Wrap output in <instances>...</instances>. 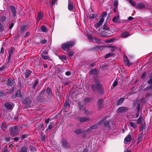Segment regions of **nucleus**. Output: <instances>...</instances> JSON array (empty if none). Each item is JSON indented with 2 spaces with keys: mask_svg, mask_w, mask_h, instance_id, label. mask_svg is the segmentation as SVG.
Segmentation results:
<instances>
[{
  "mask_svg": "<svg viewBox=\"0 0 152 152\" xmlns=\"http://www.w3.org/2000/svg\"><path fill=\"white\" fill-rule=\"evenodd\" d=\"M95 84H93L91 85L92 90L94 91H101L103 90L102 86L100 84L99 81L96 79H95Z\"/></svg>",
  "mask_w": 152,
  "mask_h": 152,
  "instance_id": "1",
  "label": "nucleus"
},
{
  "mask_svg": "<svg viewBox=\"0 0 152 152\" xmlns=\"http://www.w3.org/2000/svg\"><path fill=\"white\" fill-rule=\"evenodd\" d=\"M9 130L10 134L13 136L18 134L20 132V129L17 126H15L13 127H11Z\"/></svg>",
  "mask_w": 152,
  "mask_h": 152,
  "instance_id": "2",
  "label": "nucleus"
},
{
  "mask_svg": "<svg viewBox=\"0 0 152 152\" xmlns=\"http://www.w3.org/2000/svg\"><path fill=\"white\" fill-rule=\"evenodd\" d=\"M129 108L126 107H119L116 110V112L118 113H121L126 112L129 110Z\"/></svg>",
  "mask_w": 152,
  "mask_h": 152,
  "instance_id": "3",
  "label": "nucleus"
},
{
  "mask_svg": "<svg viewBox=\"0 0 152 152\" xmlns=\"http://www.w3.org/2000/svg\"><path fill=\"white\" fill-rule=\"evenodd\" d=\"M124 61L126 66H130L132 65V63L129 61L128 57L125 54L124 55Z\"/></svg>",
  "mask_w": 152,
  "mask_h": 152,
  "instance_id": "4",
  "label": "nucleus"
},
{
  "mask_svg": "<svg viewBox=\"0 0 152 152\" xmlns=\"http://www.w3.org/2000/svg\"><path fill=\"white\" fill-rule=\"evenodd\" d=\"M62 144L63 147L65 148L68 149L70 147L69 144L68 142L64 138L62 139Z\"/></svg>",
  "mask_w": 152,
  "mask_h": 152,
  "instance_id": "5",
  "label": "nucleus"
},
{
  "mask_svg": "<svg viewBox=\"0 0 152 152\" xmlns=\"http://www.w3.org/2000/svg\"><path fill=\"white\" fill-rule=\"evenodd\" d=\"M4 106L6 108L9 110L12 109L14 107V105L12 103L8 102H6L4 104Z\"/></svg>",
  "mask_w": 152,
  "mask_h": 152,
  "instance_id": "6",
  "label": "nucleus"
},
{
  "mask_svg": "<svg viewBox=\"0 0 152 152\" xmlns=\"http://www.w3.org/2000/svg\"><path fill=\"white\" fill-rule=\"evenodd\" d=\"M30 99L29 98H25L23 101V103L25 104H27L28 105L27 106H26L25 107V108H28V107H30Z\"/></svg>",
  "mask_w": 152,
  "mask_h": 152,
  "instance_id": "7",
  "label": "nucleus"
},
{
  "mask_svg": "<svg viewBox=\"0 0 152 152\" xmlns=\"http://www.w3.org/2000/svg\"><path fill=\"white\" fill-rule=\"evenodd\" d=\"M104 19L103 17H101L100 19V20L98 23H96L94 25V26L96 28H97L99 26H100L104 22Z\"/></svg>",
  "mask_w": 152,
  "mask_h": 152,
  "instance_id": "8",
  "label": "nucleus"
},
{
  "mask_svg": "<svg viewBox=\"0 0 152 152\" xmlns=\"http://www.w3.org/2000/svg\"><path fill=\"white\" fill-rule=\"evenodd\" d=\"M131 136L129 134H128L125 138L124 140V143L125 144L129 143L131 142Z\"/></svg>",
  "mask_w": 152,
  "mask_h": 152,
  "instance_id": "9",
  "label": "nucleus"
},
{
  "mask_svg": "<svg viewBox=\"0 0 152 152\" xmlns=\"http://www.w3.org/2000/svg\"><path fill=\"white\" fill-rule=\"evenodd\" d=\"M6 83L7 86H12L14 84L15 81L12 80L11 79L9 78L7 79Z\"/></svg>",
  "mask_w": 152,
  "mask_h": 152,
  "instance_id": "10",
  "label": "nucleus"
},
{
  "mask_svg": "<svg viewBox=\"0 0 152 152\" xmlns=\"http://www.w3.org/2000/svg\"><path fill=\"white\" fill-rule=\"evenodd\" d=\"M99 71L96 69H93L90 70L89 72V74L90 75H96L98 74Z\"/></svg>",
  "mask_w": 152,
  "mask_h": 152,
  "instance_id": "11",
  "label": "nucleus"
},
{
  "mask_svg": "<svg viewBox=\"0 0 152 152\" xmlns=\"http://www.w3.org/2000/svg\"><path fill=\"white\" fill-rule=\"evenodd\" d=\"M46 91L48 95V98H51L53 96L51 89L49 87H48L46 90Z\"/></svg>",
  "mask_w": 152,
  "mask_h": 152,
  "instance_id": "12",
  "label": "nucleus"
},
{
  "mask_svg": "<svg viewBox=\"0 0 152 152\" xmlns=\"http://www.w3.org/2000/svg\"><path fill=\"white\" fill-rule=\"evenodd\" d=\"M13 50L12 49H11V50L8 51L9 56L7 58L8 60L7 62V64H8L9 63V61L11 60L12 56L13 54Z\"/></svg>",
  "mask_w": 152,
  "mask_h": 152,
  "instance_id": "13",
  "label": "nucleus"
},
{
  "mask_svg": "<svg viewBox=\"0 0 152 152\" xmlns=\"http://www.w3.org/2000/svg\"><path fill=\"white\" fill-rule=\"evenodd\" d=\"M10 9L13 16L15 17L16 14V11L15 9V8L14 6H10Z\"/></svg>",
  "mask_w": 152,
  "mask_h": 152,
  "instance_id": "14",
  "label": "nucleus"
},
{
  "mask_svg": "<svg viewBox=\"0 0 152 152\" xmlns=\"http://www.w3.org/2000/svg\"><path fill=\"white\" fill-rule=\"evenodd\" d=\"M78 119L79 120L81 123H83L86 121H89L90 120L89 118L86 117H80L78 118Z\"/></svg>",
  "mask_w": 152,
  "mask_h": 152,
  "instance_id": "15",
  "label": "nucleus"
},
{
  "mask_svg": "<svg viewBox=\"0 0 152 152\" xmlns=\"http://www.w3.org/2000/svg\"><path fill=\"white\" fill-rule=\"evenodd\" d=\"M143 132L140 134H139L138 135V137L137 138V144H138L139 143L142 141V140L143 136H142Z\"/></svg>",
  "mask_w": 152,
  "mask_h": 152,
  "instance_id": "16",
  "label": "nucleus"
},
{
  "mask_svg": "<svg viewBox=\"0 0 152 152\" xmlns=\"http://www.w3.org/2000/svg\"><path fill=\"white\" fill-rule=\"evenodd\" d=\"M68 9L71 11H73V7L71 2V1L69 0H68Z\"/></svg>",
  "mask_w": 152,
  "mask_h": 152,
  "instance_id": "17",
  "label": "nucleus"
},
{
  "mask_svg": "<svg viewBox=\"0 0 152 152\" xmlns=\"http://www.w3.org/2000/svg\"><path fill=\"white\" fill-rule=\"evenodd\" d=\"M71 101L69 99H67L66 100L65 103H64V108H66L67 107L70 106Z\"/></svg>",
  "mask_w": 152,
  "mask_h": 152,
  "instance_id": "18",
  "label": "nucleus"
},
{
  "mask_svg": "<svg viewBox=\"0 0 152 152\" xmlns=\"http://www.w3.org/2000/svg\"><path fill=\"white\" fill-rule=\"evenodd\" d=\"M135 7L138 9H142L145 8V6L144 4L141 3L137 4L135 6Z\"/></svg>",
  "mask_w": 152,
  "mask_h": 152,
  "instance_id": "19",
  "label": "nucleus"
},
{
  "mask_svg": "<svg viewBox=\"0 0 152 152\" xmlns=\"http://www.w3.org/2000/svg\"><path fill=\"white\" fill-rule=\"evenodd\" d=\"M32 72L30 70H26L25 73V77L26 78H28L29 76L31 75Z\"/></svg>",
  "mask_w": 152,
  "mask_h": 152,
  "instance_id": "20",
  "label": "nucleus"
},
{
  "mask_svg": "<svg viewBox=\"0 0 152 152\" xmlns=\"http://www.w3.org/2000/svg\"><path fill=\"white\" fill-rule=\"evenodd\" d=\"M61 48L64 50H66L69 48L67 42L62 44L61 45Z\"/></svg>",
  "mask_w": 152,
  "mask_h": 152,
  "instance_id": "21",
  "label": "nucleus"
},
{
  "mask_svg": "<svg viewBox=\"0 0 152 152\" xmlns=\"http://www.w3.org/2000/svg\"><path fill=\"white\" fill-rule=\"evenodd\" d=\"M104 125L105 128L109 129L110 128V125L108 121H105L104 123Z\"/></svg>",
  "mask_w": 152,
  "mask_h": 152,
  "instance_id": "22",
  "label": "nucleus"
},
{
  "mask_svg": "<svg viewBox=\"0 0 152 152\" xmlns=\"http://www.w3.org/2000/svg\"><path fill=\"white\" fill-rule=\"evenodd\" d=\"M38 18L37 21L38 22L43 18V13L41 12L40 11L38 13Z\"/></svg>",
  "mask_w": 152,
  "mask_h": 152,
  "instance_id": "23",
  "label": "nucleus"
},
{
  "mask_svg": "<svg viewBox=\"0 0 152 152\" xmlns=\"http://www.w3.org/2000/svg\"><path fill=\"white\" fill-rule=\"evenodd\" d=\"M78 106L80 110H83L85 109V108L83 107V104L80 102H78Z\"/></svg>",
  "mask_w": 152,
  "mask_h": 152,
  "instance_id": "24",
  "label": "nucleus"
},
{
  "mask_svg": "<svg viewBox=\"0 0 152 152\" xmlns=\"http://www.w3.org/2000/svg\"><path fill=\"white\" fill-rule=\"evenodd\" d=\"M125 99V98H121L119 99L117 102L116 104L117 105H119L121 104L124 100Z\"/></svg>",
  "mask_w": 152,
  "mask_h": 152,
  "instance_id": "25",
  "label": "nucleus"
},
{
  "mask_svg": "<svg viewBox=\"0 0 152 152\" xmlns=\"http://www.w3.org/2000/svg\"><path fill=\"white\" fill-rule=\"evenodd\" d=\"M129 35V33L127 32L122 33L121 34V36L122 38H125Z\"/></svg>",
  "mask_w": 152,
  "mask_h": 152,
  "instance_id": "26",
  "label": "nucleus"
},
{
  "mask_svg": "<svg viewBox=\"0 0 152 152\" xmlns=\"http://www.w3.org/2000/svg\"><path fill=\"white\" fill-rule=\"evenodd\" d=\"M67 43L68 45L69 48H71L72 47L75 43V42L73 41H69L67 42Z\"/></svg>",
  "mask_w": 152,
  "mask_h": 152,
  "instance_id": "27",
  "label": "nucleus"
},
{
  "mask_svg": "<svg viewBox=\"0 0 152 152\" xmlns=\"http://www.w3.org/2000/svg\"><path fill=\"white\" fill-rule=\"evenodd\" d=\"M143 121V117L140 116L139 118L137 119V124H139L141 123Z\"/></svg>",
  "mask_w": 152,
  "mask_h": 152,
  "instance_id": "28",
  "label": "nucleus"
},
{
  "mask_svg": "<svg viewBox=\"0 0 152 152\" xmlns=\"http://www.w3.org/2000/svg\"><path fill=\"white\" fill-rule=\"evenodd\" d=\"M119 17V14H118L117 16H115L113 19L112 20L113 22L115 23H118Z\"/></svg>",
  "mask_w": 152,
  "mask_h": 152,
  "instance_id": "29",
  "label": "nucleus"
},
{
  "mask_svg": "<svg viewBox=\"0 0 152 152\" xmlns=\"http://www.w3.org/2000/svg\"><path fill=\"white\" fill-rule=\"evenodd\" d=\"M22 96L20 92V90H18L15 94V95H14V98H15L16 97H21Z\"/></svg>",
  "mask_w": 152,
  "mask_h": 152,
  "instance_id": "30",
  "label": "nucleus"
},
{
  "mask_svg": "<svg viewBox=\"0 0 152 152\" xmlns=\"http://www.w3.org/2000/svg\"><path fill=\"white\" fill-rule=\"evenodd\" d=\"M87 36L88 39L91 42H93L94 39L96 41L97 40V39L95 38H93L91 36L90 34L88 35Z\"/></svg>",
  "mask_w": 152,
  "mask_h": 152,
  "instance_id": "31",
  "label": "nucleus"
},
{
  "mask_svg": "<svg viewBox=\"0 0 152 152\" xmlns=\"http://www.w3.org/2000/svg\"><path fill=\"white\" fill-rule=\"evenodd\" d=\"M149 90H152V85L147 86L143 90V91H147Z\"/></svg>",
  "mask_w": 152,
  "mask_h": 152,
  "instance_id": "32",
  "label": "nucleus"
},
{
  "mask_svg": "<svg viewBox=\"0 0 152 152\" xmlns=\"http://www.w3.org/2000/svg\"><path fill=\"white\" fill-rule=\"evenodd\" d=\"M129 124L130 126L134 129H136L137 127V125L136 123L131 122L130 121L129 122Z\"/></svg>",
  "mask_w": 152,
  "mask_h": 152,
  "instance_id": "33",
  "label": "nucleus"
},
{
  "mask_svg": "<svg viewBox=\"0 0 152 152\" xmlns=\"http://www.w3.org/2000/svg\"><path fill=\"white\" fill-rule=\"evenodd\" d=\"M109 47L110 48V50L112 52H114L117 49V47L115 46H109Z\"/></svg>",
  "mask_w": 152,
  "mask_h": 152,
  "instance_id": "34",
  "label": "nucleus"
},
{
  "mask_svg": "<svg viewBox=\"0 0 152 152\" xmlns=\"http://www.w3.org/2000/svg\"><path fill=\"white\" fill-rule=\"evenodd\" d=\"M39 83V81L38 80H35L32 86V88L34 89Z\"/></svg>",
  "mask_w": 152,
  "mask_h": 152,
  "instance_id": "35",
  "label": "nucleus"
},
{
  "mask_svg": "<svg viewBox=\"0 0 152 152\" xmlns=\"http://www.w3.org/2000/svg\"><path fill=\"white\" fill-rule=\"evenodd\" d=\"M15 90V86H13L12 88V89L11 90L7 91V93L9 94H11L13 93L14 92Z\"/></svg>",
  "mask_w": 152,
  "mask_h": 152,
  "instance_id": "36",
  "label": "nucleus"
},
{
  "mask_svg": "<svg viewBox=\"0 0 152 152\" xmlns=\"http://www.w3.org/2000/svg\"><path fill=\"white\" fill-rule=\"evenodd\" d=\"M68 55L69 56L70 58H73L74 53L73 52L70 51L68 53Z\"/></svg>",
  "mask_w": 152,
  "mask_h": 152,
  "instance_id": "37",
  "label": "nucleus"
},
{
  "mask_svg": "<svg viewBox=\"0 0 152 152\" xmlns=\"http://www.w3.org/2000/svg\"><path fill=\"white\" fill-rule=\"evenodd\" d=\"M29 148L30 151L31 152H34L36 151V148L32 145H30Z\"/></svg>",
  "mask_w": 152,
  "mask_h": 152,
  "instance_id": "38",
  "label": "nucleus"
},
{
  "mask_svg": "<svg viewBox=\"0 0 152 152\" xmlns=\"http://www.w3.org/2000/svg\"><path fill=\"white\" fill-rule=\"evenodd\" d=\"M27 148L26 147H24L21 148V150L19 152H27Z\"/></svg>",
  "mask_w": 152,
  "mask_h": 152,
  "instance_id": "39",
  "label": "nucleus"
},
{
  "mask_svg": "<svg viewBox=\"0 0 152 152\" xmlns=\"http://www.w3.org/2000/svg\"><path fill=\"white\" fill-rule=\"evenodd\" d=\"M84 113L85 115L87 116H89L92 114L91 113L90 111H88L87 110H85Z\"/></svg>",
  "mask_w": 152,
  "mask_h": 152,
  "instance_id": "40",
  "label": "nucleus"
},
{
  "mask_svg": "<svg viewBox=\"0 0 152 152\" xmlns=\"http://www.w3.org/2000/svg\"><path fill=\"white\" fill-rule=\"evenodd\" d=\"M42 58L44 60H48L50 59L49 57L47 56L41 54Z\"/></svg>",
  "mask_w": 152,
  "mask_h": 152,
  "instance_id": "41",
  "label": "nucleus"
},
{
  "mask_svg": "<svg viewBox=\"0 0 152 152\" xmlns=\"http://www.w3.org/2000/svg\"><path fill=\"white\" fill-rule=\"evenodd\" d=\"M113 53H109L105 55V58H109L110 56H113Z\"/></svg>",
  "mask_w": 152,
  "mask_h": 152,
  "instance_id": "42",
  "label": "nucleus"
},
{
  "mask_svg": "<svg viewBox=\"0 0 152 152\" xmlns=\"http://www.w3.org/2000/svg\"><path fill=\"white\" fill-rule=\"evenodd\" d=\"M41 29L42 31L43 32H46L47 31V29L45 26H42Z\"/></svg>",
  "mask_w": 152,
  "mask_h": 152,
  "instance_id": "43",
  "label": "nucleus"
},
{
  "mask_svg": "<svg viewBox=\"0 0 152 152\" xmlns=\"http://www.w3.org/2000/svg\"><path fill=\"white\" fill-rule=\"evenodd\" d=\"M103 29L106 30H109V28L108 27L107 23H105L104 25Z\"/></svg>",
  "mask_w": 152,
  "mask_h": 152,
  "instance_id": "44",
  "label": "nucleus"
},
{
  "mask_svg": "<svg viewBox=\"0 0 152 152\" xmlns=\"http://www.w3.org/2000/svg\"><path fill=\"white\" fill-rule=\"evenodd\" d=\"M27 29V26H22L20 29V31L22 32L24 31V30H26Z\"/></svg>",
  "mask_w": 152,
  "mask_h": 152,
  "instance_id": "45",
  "label": "nucleus"
},
{
  "mask_svg": "<svg viewBox=\"0 0 152 152\" xmlns=\"http://www.w3.org/2000/svg\"><path fill=\"white\" fill-rule=\"evenodd\" d=\"M129 3L131 4L132 6H135L136 3L135 2L132 0H129Z\"/></svg>",
  "mask_w": 152,
  "mask_h": 152,
  "instance_id": "46",
  "label": "nucleus"
},
{
  "mask_svg": "<svg viewBox=\"0 0 152 152\" xmlns=\"http://www.w3.org/2000/svg\"><path fill=\"white\" fill-rule=\"evenodd\" d=\"M7 126L6 125L5 123L4 122L2 123V124L1 125V128L2 129H3V128H4L5 129H7Z\"/></svg>",
  "mask_w": 152,
  "mask_h": 152,
  "instance_id": "47",
  "label": "nucleus"
},
{
  "mask_svg": "<svg viewBox=\"0 0 152 152\" xmlns=\"http://www.w3.org/2000/svg\"><path fill=\"white\" fill-rule=\"evenodd\" d=\"M75 132L77 134H79L82 132L81 129H79L75 130Z\"/></svg>",
  "mask_w": 152,
  "mask_h": 152,
  "instance_id": "48",
  "label": "nucleus"
},
{
  "mask_svg": "<svg viewBox=\"0 0 152 152\" xmlns=\"http://www.w3.org/2000/svg\"><path fill=\"white\" fill-rule=\"evenodd\" d=\"M106 119L105 118H103L101 120L99 121L97 123V124L98 125H100L103 124V122L104 121V120Z\"/></svg>",
  "mask_w": 152,
  "mask_h": 152,
  "instance_id": "49",
  "label": "nucleus"
},
{
  "mask_svg": "<svg viewBox=\"0 0 152 152\" xmlns=\"http://www.w3.org/2000/svg\"><path fill=\"white\" fill-rule=\"evenodd\" d=\"M97 16V14H92L91 15L89 16V18L91 19H93L96 17Z\"/></svg>",
  "mask_w": 152,
  "mask_h": 152,
  "instance_id": "50",
  "label": "nucleus"
},
{
  "mask_svg": "<svg viewBox=\"0 0 152 152\" xmlns=\"http://www.w3.org/2000/svg\"><path fill=\"white\" fill-rule=\"evenodd\" d=\"M53 125L54 123L53 122H50L48 127V129L50 130L52 129L53 127Z\"/></svg>",
  "mask_w": 152,
  "mask_h": 152,
  "instance_id": "51",
  "label": "nucleus"
},
{
  "mask_svg": "<svg viewBox=\"0 0 152 152\" xmlns=\"http://www.w3.org/2000/svg\"><path fill=\"white\" fill-rule=\"evenodd\" d=\"M59 58L62 60H65L66 59V57L65 56H59Z\"/></svg>",
  "mask_w": 152,
  "mask_h": 152,
  "instance_id": "52",
  "label": "nucleus"
},
{
  "mask_svg": "<svg viewBox=\"0 0 152 152\" xmlns=\"http://www.w3.org/2000/svg\"><path fill=\"white\" fill-rule=\"evenodd\" d=\"M140 104L138 103L137 104L136 109L137 111V112H140Z\"/></svg>",
  "mask_w": 152,
  "mask_h": 152,
  "instance_id": "53",
  "label": "nucleus"
},
{
  "mask_svg": "<svg viewBox=\"0 0 152 152\" xmlns=\"http://www.w3.org/2000/svg\"><path fill=\"white\" fill-rule=\"evenodd\" d=\"M118 5V0H116L114 1L113 3V6L115 8H117Z\"/></svg>",
  "mask_w": 152,
  "mask_h": 152,
  "instance_id": "54",
  "label": "nucleus"
},
{
  "mask_svg": "<svg viewBox=\"0 0 152 152\" xmlns=\"http://www.w3.org/2000/svg\"><path fill=\"white\" fill-rule=\"evenodd\" d=\"M103 100L102 99H99L97 102L98 104H103Z\"/></svg>",
  "mask_w": 152,
  "mask_h": 152,
  "instance_id": "55",
  "label": "nucleus"
},
{
  "mask_svg": "<svg viewBox=\"0 0 152 152\" xmlns=\"http://www.w3.org/2000/svg\"><path fill=\"white\" fill-rule=\"evenodd\" d=\"M44 125L42 124H40L39 125L38 127V128L39 130H41L44 127Z\"/></svg>",
  "mask_w": 152,
  "mask_h": 152,
  "instance_id": "56",
  "label": "nucleus"
},
{
  "mask_svg": "<svg viewBox=\"0 0 152 152\" xmlns=\"http://www.w3.org/2000/svg\"><path fill=\"white\" fill-rule=\"evenodd\" d=\"M90 128L92 129H96L97 128V126L96 125L94 124L91 125Z\"/></svg>",
  "mask_w": 152,
  "mask_h": 152,
  "instance_id": "57",
  "label": "nucleus"
},
{
  "mask_svg": "<svg viewBox=\"0 0 152 152\" xmlns=\"http://www.w3.org/2000/svg\"><path fill=\"white\" fill-rule=\"evenodd\" d=\"M4 30L3 26L0 23V31H2Z\"/></svg>",
  "mask_w": 152,
  "mask_h": 152,
  "instance_id": "58",
  "label": "nucleus"
},
{
  "mask_svg": "<svg viewBox=\"0 0 152 152\" xmlns=\"http://www.w3.org/2000/svg\"><path fill=\"white\" fill-rule=\"evenodd\" d=\"M118 82L117 80H115L114 82H113V87H115L118 84Z\"/></svg>",
  "mask_w": 152,
  "mask_h": 152,
  "instance_id": "59",
  "label": "nucleus"
},
{
  "mask_svg": "<svg viewBox=\"0 0 152 152\" xmlns=\"http://www.w3.org/2000/svg\"><path fill=\"white\" fill-rule=\"evenodd\" d=\"M146 76L147 75L146 73L145 72H144L143 73H142V75L141 77L142 79H144Z\"/></svg>",
  "mask_w": 152,
  "mask_h": 152,
  "instance_id": "60",
  "label": "nucleus"
},
{
  "mask_svg": "<svg viewBox=\"0 0 152 152\" xmlns=\"http://www.w3.org/2000/svg\"><path fill=\"white\" fill-rule=\"evenodd\" d=\"M28 135L27 134H23L21 136V138L24 139L27 137Z\"/></svg>",
  "mask_w": 152,
  "mask_h": 152,
  "instance_id": "61",
  "label": "nucleus"
},
{
  "mask_svg": "<svg viewBox=\"0 0 152 152\" xmlns=\"http://www.w3.org/2000/svg\"><path fill=\"white\" fill-rule=\"evenodd\" d=\"M2 152H8L7 151V148L6 147H4L2 150Z\"/></svg>",
  "mask_w": 152,
  "mask_h": 152,
  "instance_id": "62",
  "label": "nucleus"
},
{
  "mask_svg": "<svg viewBox=\"0 0 152 152\" xmlns=\"http://www.w3.org/2000/svg\"><path fill=\"white\" fill-rule=\"evenodd\" d=\"M115 40V39L114 38H112L108 40L107 42L110 43L113 42Z\"/></svg>",
  "mask_w": 152,
  "mask_h": 152,
  "instance_id": "63",
  "label": "nucleus"
},
{
  "mask_svg": "<svg viewBox=\"0 0 152 152\" xmlns=\"http://www.w3.org/2000/svg\"><path fill=\"white\" fill-rule=\"evenodd\" d=\"M90 99V98H86L84 99V101L86 103H87L89 101Z\"/></svg>",
  "mask_w": 152,
  "mask_h": 152,
  "instance_id": "64",
  "label": "nucleus"
}]
</instances>
